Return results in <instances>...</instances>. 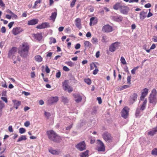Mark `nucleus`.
Here are the masks:
<instances>
[{"label": "nucleus", "instance_id": "f257e3e1", "mask_svg": "<svg viewBox=\"0 0 157 157\" xmlns=\"http://www.w3.org/2000/svg\"><path fill=\"white\" fill-rule=\"evenodd\" d=\"M46 133L49 139L54 142L59 143L61 140V137L53 130H50L47 132Z\"/></svg>", "mask_w": 157, "mask_h": 157}, {"label": "nucleus", "instance_id": "f03ea898", "mask_svg": "<svg viewBox=\"0 0 157 157\" xmlns=\"http://www.w3.org/2000/svg\"><path fill=\"white\" fill-rule=\"evenodd\" d=\"M29 48V45L27 43H24L22 44L21 49L19 51V53L21 57H26L27 56Z\"/></svg>", "mask_w": 157, "mask_h": 157}, {"label": "nucleus", "instance_id": "7ed1b4c3", "mask_svg": "<svg viewBox=\"0 0 157 157\" xmlns=\"http://www.w3.org/2000/svg\"><path fill=\"white\" fill-rule=\"evenodd\" d=\"M147 103V100L145 99L144 101L140 108H137L135 113V116L136 117H140L142 115L141 111H143L145 109Z\"/></svg>", "mask_w": 157, "mask_h": 157}, {"label": "nucleus", "instance_id": "20e7f679", "mask_svg": "<svg viewBox=\"0 0 157 157\" xmlns=\"http://www.w3.org/2000/svg\"><path fill=\"white\" fill-rule=\"evenodd\" d=\"M157 91L155 89L152 90L151 93L150 94L149 98V102L155 105L157 102V98H156Z\"/></svg>", "mask_w": 157, "mask_h": 157}, {"label": "nucleus", "instance_id": "39448f33", "mask_svg": "<svg viewBox=\"0 0 157 157\" xmlns=\"http://www.w3.org/2000/svg\"><path fill=\"white\" fill-rule=\"evenodd\" d=\"M102 136L104 140L107 142L109 143L112 141V137L111 135L107 132H105L103 133Z\"/></svg>", "mask_w": 157, "mask_h": 157}, {"label": "nucleus", "instance_id": "423d86ee", "mask_svg": "<svg viewBox=\"0 0 157 157\" xmlns=\"http://www.w3.org/2000/svg\"><path fill=\"white\" fill-rule=\"evenodd\" d=\"M120 43L119 42H116L112 43L109 46V50L111 52H115L118 49L120 46Z\"/></svg>", "mask_w": 157, "mask_h": 157}, {"label": "nucleus", "instance_id": "0eeeda50", "mask_svg": "<svg viewBox=\"0 0 157 157\" xmlns=\"http://www.w3.org/2000/svg\"><path fill=\"white\" fill-rule=\"evenodd\" d=\"M76 148L80 151L86 149V145L84 141H82L78 143L76 146Z\"/></svg>", "mask_w": 157, "mask_h": 157}, {"label": "nucleus", "instance_id": "6e6552de", "mask_svg": "<svg viewBox=\"0 0 157 157\" xmlns=\"http://www.w3.org/2000/svg\"><path fill=\"white\" fill-rule=\"evenodd\" d=\"M113 30L112 26L109 25H106L104 26L102 28V31L105 33H110Z\"/></svg>", "mask_w": 157, "mask_h": 157}, {"label": "nucleus", "instance_id": "1a4fd4ad", "mask_svg": "<svg viewBox=\"0 0 157 157\" xmlns=\"http://www.w3.org/2000/svg\"><path fill=\"white\" fill-rule=\"evenodd\" d=\"M121 116L125 119L126 118L128 114V107H124L121 111Z\"/></svg>", "mask_w": 157, "mask_h": 157}, {"label": "nucleus", "instance_id": "9d476101", "mask_svg": "<svg viewBox=\"0 0 157 157\" xmlns=\"http://www.w3.org/2000/svg\"><path fill=\"white\" fill-rule=\"evenodd\" d=\"M129 8L125 6H121L120 11L121 13L124 14H127L129 11Z\"/></svg>", "mask_w": 157, "mask_h": 157}, {"label": "nucleus", "instance_id": "9b49d317", "mask_svg": "<svg viewBox=\"0 0 157 157\" xmlns=\"http://www.w3.org/2000/svg\"><path fill=\"white\" fill-rule=\"evenodd\" d=\"M50 27L49 23L48 22H44L41 24L38 25L36 28L39 29H44L47 28H49Z\"/></svg>", "mask_w": 157, "mask_h": 157}, {"label": "nucleus", "instance_id": "f8f14e48", "mask_svg": "<svg viewBox=\"0 0 157 157\" xmlns=\"http://www.w3.org/2000/svg\"><path fill=\"white\" fill-rule=\"evenodd\" d=\"M23 31V29L20 27H17L13 29L12 33L14 35L19 34Z\"/></svg>", "mask_w": 157, "mask_h": 157}, {"label": "nucleus", "instance_id": "ddd939ff", "mask_svg": "<svg viewBox=\"0 0 157 157\" xmlns=\"http://www.w3.org/2000/svg\"><path fill=\"white\" fill-rule=\"evenodd\" d=\"M73 95L76 102L78 103L82 101V97L79 94H73Z\"/></svg>", "mask_w": 157, "mask_h": 157}, {"label": "nucleus", "instance_id": "4468645a", "mask_svg": "<svg viewBox=\"0 0 157 157\" xmlns=\"http://www.w3.org/2000/svg\"><path fill=\"white\" fill-rule=\"evenodd\" d=\"M148 92V90L147 88H145L144 89L143 91L141 93V95L140 97L141 100H144V98L147 94Z\"/></svg>", "mask_w": 157, "mask_h": 157}, {"label": "nucleus", "instance_id": "2eb2a0df", "mask_svg": "<svg viewBox=\"0 0 157 157\" xmlns=\"http://www.w3.org/2000/svg\"><path fill=\"white\" fill-rule=\"evenodd\" d=\"M98 141L99 142L100 146L98 147V151H104L105 150V147L103 143L100 140Z\"/></svg>", "mask_w": 157, "mask_h": 157}, {"label": "nucleus", "instance_id": "dca6fc26", "mask_svg": "<svg viewBox=\"0 0 157 157\" xmlns=\"http://www.w3.org/2000/svg\"><path fill=\"white\" fill-rule=\"evenodd\" d=\"M17 51V48L15 47H13L9 51L8 54V57L10 58L11 56H13V55Z\"/></svg>", "mask_w": 157, "mask_h": 157}, {"label": "nucleus", "instance_id": "f3484780", "mask_svg": "<svg viewBox=\"0 0 157 157\" xmlns=\"http://www.w3.org/2000/svg\"><path fill=\"white\" fill-rule=\"evenodd\" d=\"M112 19L114 21L117 22L121 21L123 19L122 17L120 15H117L112 17Z\"/></svg>", "mask_w": 157, "mask_h": 157}, {"label": "nucleus", "instance_id": "a211bd4d", "mask_svg": "<svg viewBox=\"0 0 157 157\" xmlns=\"http://www.w3.org/2000/svg\"><path fill=\"white\" fill-rule=\"evenodd\" d=\"M75 25L77 28L79 29H80L82 28L81 24V20L79 18H77L75 20Z\"/></svg>", "mask_w": 157, "mask_h": 157}, {"label": "nucleus", "instance_id": "6ab92c4d", "mask_svg": "<svg viewBox=\"0 0 157 157\" xmlns=\"http://www.w3.org/2000/svg\"><path fill=\"white\" fill-rule=\"evenodd\" d=\"M147 11H143L140 12V18L141 20H144L146 17Z\"/></svg>", "mask_w": 157, "mask_h": 157}, {"label": "nucleus", "instance_id": "aec40b11", "mask_svg": "<svg viewBox=\"0 0 157 157\" xmlns=\"http://www.w3.org/2000/svg\"><path fill=\"white\" fill-rule=\"evenodd\" d=\"M137 97V94L136 93H134L131 96L130 101V103L133 104L135 101L136 100Z\"/></svg>", "mask_w": 157, "mask_h": 157}, {"label": "nucleus", "instance_id": "412c9836", "mask_svg": "<svg viewBox=\"0 0 157 157\" xmlns=\"http://www.w3.org/2000/svg\"><path fill=\"white\" fill-rule=\"evenodd\" d=\"M33 36L35 39L39 41L42 38L41 33H38L36 34H33Z\"/></svg>", "mask_w": 157, "mask_h": 157}, {"label": "nucleus", "instance_id": "4be33fe9", "mask_svg": "<svg viewBox=\"0 0 157 157\" xmlns=\"http://www.w3.org/2000/svg\"><path fill=\"white\" fill-rule=\"evenodd\" d=\"M58 100V97L57 96H56L50 98L48 101L51 104H52L57 102Z\"/></svg>", "mask_w": 157, "mask_h": 157}, {"label": "nucleus", "instance_id": "5701e85b", "mask_svg": "<svg viewBox=\"0 0 157 157\" xmlns=\"http://www.w3.org/2000/svg\"><path fill=\"white\" fill-rule=\"evenodd\" d=\"M98 22L97 19L95 17H91L90 19V25L91 26L96 24Z\"/></svg>", "mask_w": 157, "mask_h": 157}, {"label": "nucleus", "instance_id": "b1692460", "mask_svg": "<svg viewBox=\"0 0 157 157\" xmlns=\"http://www.w3.org/2000/svg\"><path fill=\"white\" fill-rule=\"evenodd\" d=\"M38 20L37 19H33L28 21V25H35L38 23Z\"/></svg>", "mask_w": 157, "mask_h": 157}, {"label": "nucleus", "instance_id": "393cba45", "mask_svg": "<svg viewBox=\"0 0 157 157\" xmlns=\"http://www.w3.org/2000/svg\"><path fill=\"white\" fill-rule=\"evenodd\" d=\"M12 101L14 104L13 107L16 109H17L18 107L21 105V102L16 100H13Z\"/></svg>", "mask_w": 157, "mask_h": 157}, {"label": "nucleus", "instance_id": "a878e982", "mask_svg": "<svg viewBox=\"0 0 157 157\" xmlns=\"http://www.w3.org/2000/svg\"><path fill=\"white\" fill-rule=\"evenodd\" d=\"M55 10L56 11L52 13L50 17V19L52 20L53 22L55 21L57 15V10L56 9Z\"/></svg>", "mask_w": 157, "mask_h": 157}, {"label": "nucleus", "instance_id": "bb28decb", "mask_svg": "<svg viewBox=\"0 0 157 157\" xmlns=\"http://www.w3.org/2000/svg\"><path fill=\"white\" fill-rule=\"evenodd\" d=\"M49 151L52 154L54 155H58L59 153V151L58 150H54L52 148L49 149Z\"/></svg>", "mask_w": 157, "mask_h": 157}, {"label": "nucleus", "instance_id": "cd10ccee", "mask_svg": "<svg viewBox=\"0 0 157 157\" xmlns=\"http://www.w3.org/2000/svg\"><path fill=\"white\" fill-rule=\"evenodd\" d=\"M62 84L63 90L65 91H66L67 87L69 86L68 85V80H65L63 82Z\"/></svg>", "mask_w": 157, "mask_h": 157}, {"label": "nucleus", "instance_id": "c85d7f7f", "mask_svg": "<svg viewBox=\"0 0 157 157\" xmlns=\"http://www.w3.org/2000/svg\"><path fill=\"white\" fill-rule=\"evenodd\" d=\"M84 45L85 48H90L92 46L91 44L88 41H85L84 42Z\"/></svg>", "mask_w": 157, "mask_h": 157}, {"label": "nucleus", "instance_id": "c756f323", "mask_svg": "<svg viewBox=\"0 0 157 157\" xmlns=\"http://www.w3.org/2000/svg\"><path fill=\"white\" fill-rule=\"evenodd\" d=\"M157 132V127L153 128L151 131H149L148 132L149 135L151 136L153 135Z\"/></svg>", "mask_w": 157, "mask_h": 157}, {"label": "nucleus", "instance_id": "7c9ffc66", "mask_svg": "<svg viewBox=\"0 0 157 157\" xmlns=\"http://www.w3.org/2000/svg\"><path fill=\"white\" fill-rule=\"evenodd\" d=\"M122 5H121V4L119 2H117L115 4V5H114L113 6V8L114 9L117 10H118L119 9H120L121 8V6Z\"/></svg>", "mask_w": 157, "mask_h": 157}, {"label": "nucleus", "instance_id": "2f4dec72", "mask_svg": "<svg viewBox=\"0 0 157 157\" xmlns=\"http://www.w3.org/2000/svg\"><path fill=\"white\" fill-rule=\"evenodd\" d=\"M27 139L26 136L22 135L18 138L17 142H18L22 140H27Z\"/></svg>", "mask_w": 157, "mask_h": 157}, {"label": "nucleus", "instance_id": "473e14b6", "mask_svg": "<svg viewBox=\"0 0 157 157\" xmlns=\"http://www.w3.org/2000/svg\"><path fill=\"white\" fill-rule=\"evenodd\" d=\"M89 151L86 150L85 151L82 153L80 154V156L81 157H88Z\"/></svg>", "mask_w": 157, "mask_h": 157}, {"label": "nucleus", "instance_id": "72a5a7b5", "mask_svg": "<svg viewBox=\"0 0 157 157\" xmlns=\"http://www.w3.org/2000/svg\"><path fill=\"white\" fill-rule=\"evenodd\" d=\"M35 59L36 61L38 62H40L42 61L41 57L39 55H36L35 56Z\"/></svg>", "mask_w": 157, "mask_h": 157}, {"label": "nucleus", "instance_id": "f704fd0d", "mask_svg": "<svg viewBox=\"0 0 157 157\" xmlns=\"http://www.w3.org/2000/svg\"><path fill=\"white\" fill-rule=\"evenodd\" d=\"M91 42L94 44H98V39L95 37H93L91 40Z\"/></svg>", "mask_w": 157, "mask_h": 157}, {"label": "nucleus", "instance_id": "c9c22d12", "mask_svg": "<svg viewBox=\"0 0 157 157\" xmlns=\"http://www.w3.org/2000/svg\"><path fill=\"white\" fill-rule=\"evenodd\" d=\"M151 154L153 155H157V148H155L152 150Z\"/></svg>", "mask_w": 157, "mask_h": 157}, {"label": "nucleus", "instance_id": "e433bc0d", "mask_svg": "<svg viewBox=\"0 0 157 157\" xmlns=\"http://www.w3.org/2000/svg\"><path fill=\"white\" fill-rule=\"evenodd\" d=\"M19 132L20 134H23L25 133L26 132V130L25 128H19Z\"/></svg>", "mask_w": 157, "mask_h": 157}, {"label": "nucleus", "instance_id": "4c0bfd02", "mask_svg": "<svg viewBox=\"0 0 157 157\" xmlns=\"http://www.w3.org/2000/svg\"><path fill=\"white\" fill-rule=\"evenodd\" d=\"M41 0H36L35 2L34 5L33 7L34 9L36 8L37 5L38 4L41 2Z\"/></svg>", "mask_w": 157, "mask_h": 157}, {"label": "nucleus", "instance_id": "58836bf2", "mask_svg": "<svg viewBox=\"0 0 157 157\" xmlns=\"http://www.w3.org/2000/svg\"><path fill=\"white\" fill-rule=\"evenodd\" d=\"M120 60L121 63L123 64H126L125 60L123 56H121V58Z\"/></svg>", "mask_w": 157, "mask_h": 157}, {"label": "nucleus", "instance_id": "ea45409f", "mask_svg": "<svg viewBox=\"0 0 157 157\" xmlns=\"http://www.w3.org/2000/svg\"><path fill=\"white\" fill-rule=\"evenodd\" d=\"M5 105L2 102L0 101V112H2V109L4 107Z\"/></svg>", "mask_w": 157, "mask_h": 157}, {"label": "nucleus", "instance_id": "a19ab883", "mask_svg": "<svg viewBox=\"0 0 157 157\" xmlns=\"http://www.w3.org/2000/svg\"><path fill=\"white\" fill-rule=\"evenodd\" d=\"M102 39L101 40L103 43H105L106 42L107 39V36H106L103 35L102 36Z\"/></svg>", "mask_w": 157, "mask_h": 157}, {"label": "nucleus", "instance_id": "79ce46f5", "mask_svg": "<svg viewBox=\"0 0 157 157\" xmlns=\"http://www.w3.org/2000/svg\"><path fill=\"white\" fill-rule=\"evenodd\" d=\"M84 81L88 85H90L91 83V80L89 78L85 79Z\"/></svg>", "mask_w": 157, "mask_h": 157}, {"label": "nucleus", "instance_id": "37998d69", "mask_svg": "<svg viewBox=\"0 0 157 157\" xmlns=\"http://www.w3.org/2000/svg\"><path fill=\"white\" fill-rule=\"evenodd\" d=\"M62 101L64 103H67L68 101L67 98L64 97H62Z\"/></svg>", "mask_w": 157, "mask_h": 157}, {"label": "nucleus", "instance_id": "c03bdc74", "mask_svg": "<svg viewBox=\"0 0 157 157\" xmlns=\"http://www.w3.org/2000/svg\"><path fill=\"white\" fill-rule=\"evenodd\" d=\"M66 91H67L69 93H70L72 91L73 88L71 86H69L67 87V89Z\"/></svg>", "mask_w": 157, "mask_h": 157}, {"label": "nucleus", "instance_id": "a18cd8bd", "mask_svg": "<svg viewBox=\"0 0 157 157\" xmlns=\"http://www.w3.org/2000/svg\"><path fill=\"white\" fill-rule=\"evenodd\" d=\"M66 63L70 67H72L74 66L73 63L71 61L66 62Z\"/></svg>", "mask_w": 157, "mask_h": 157}, {"label": "nucleus", "instance_id": "49530a36", "mask_svg": "<svg viewBox=\"0 0 157 157\" xmlns=\"http://www.w3.org/2000/svg\"><path fill=\"white\" fill-rule=\"evenodd\" d=\"M56 42V40L55 38H51L50 41V44H51L52 43H55Z\"/></svg>", "mask_w": 157, "mask_h": 157}, {"label": "nucleus", "instance_id": "de8ad7c7", "mask_svg": "<svg viewBox=\"0 0 157 157\" xmlns=\"http://www.w3.org/2000/svg\"><path fill=\"white\" fill-rule=\"evenodd\" d=\"M131 76H128L127 78V83L129 84H131Z\"/></svg>", "mask_w": 157, "mask_h": 157}, {"label": "nucleus", "instance_id": "09e8293b", "mask_svg": "<svg viewBox=\"0 0 157 157\" xmlns=\"http://www.w3.org/2000/svg\"><path fill=\"white\" fill-rule=\"evenodd\" d=\"M76 0H73L72 1L70 4V6L71 7H73L74 6Z\"/></svg>", "mask_w": 157, "mask_h": 157}, {"label": "nucleus", "instance_id": "8fccbe9b", "mask_svg": "<svg viewBox=\"0 0 157 157\" xmlns=\"http://www.w3.org/2000/svg\"><path fill=\"white\" fill-rule=\"evenodd\" d=\"M1 31L2 33H5L6 32V28L4 26L2 27L1 29Z\"/></svg>", "mask_w": 157, "mask_h": 157}, {"label": "nucleus", "instance_id": "3c124183", "mask_svg": "<svg viewBox=\"0 0 157 157\" xmlns=\"http://www.w3.org/2000/svg\"><path fill=\"white\" fill-rule=\"evenodd\" d=\"M44 115L46 117H47L48 118L49 117L51 116V114L50 113H49L48 112H47L46 111H45Z\"/></svg>", "mask_w": 157, "mask_h": 157}, {"label": "nucleus", "instance_id": "603ef678", "mask_svg": "<svg viewBox=\"0 0 157 157\" xmlns=\"http://www.w3.org/2000/svg\"><path fill=\"white\" fill-rule=\"evenodd\" d=\"M30 124V123L29 121H27L24 123V125L26 127H28Z\"/></svg>", "mask_w": 157, "mask_h": 157}, {"label": "nucleus", "instance_id": "864d4df0", "mask_svg": "<svg viewBox=\"0 0 157 157\" xmlns=\"http://www.w3.org/2000/svg\"><path fill=\"white\" fill-rule=\"evenodd\" d=\"M56 77L57 78H60L61 76V72L60 71H59L58 72H57L56 74Z\"/></svg>", "mask_w": 157, "mask_h": 157}, {"label": "nucleus", "instance_id": "5fc2aeb1", "mask_svg": "<svg viewBox=\"0 0 157 157\" xmlns=\"http://www.w3.org/2000/svg\"><path fill=\"white\" fill-rule=\"evenodd\" d=\"M99 70L98 68H96L93 71V74L94 75H95L97 74V73L98 72Z\"/></svg>", "mask_w": 157, "mask_h": 157}, {"label": "nucleus", "instance_id": "6e6d98bb", "mask_svg": "<svg viewBox=\"0 0 157 157\" xmlns=\"http://www.w3.org/2000/svg\"><path fill=\"white\" fill-rule=\"evenodd\" d=\"M8 130L10 132H13V129L12 128V126L11 125L9 126L8 127Z\"/></svg>", "mask_w": 157, "mask_h": 157}, {"label": "nucleus", "instance_id": "4d7b16f0", "mask_svg": "<svg viewBox=\"0 0 157 157\" xmlns=\"http://www.w3.org/2000/svg\"><path fill=\"white\" fill-rule=\"evenodd\" d=\"M80 44H79L78 43L76 44V45H75V48L76 49H78L80 48Z\"/></svg>", "mask_w": 157, "mask_h": 157}, {"label": "nucleus", "instance_id": "13d9d810", "mask_svg": "<svg viewBox=\"0 0 157 157\" xmlns=\"http://www.w3.org/2000/svg\"><path fill=\"white\" fill-rule=\"evenodd\" d=\"M63 69L64 71H68L70 70L69 68L66 66H64L63 67Z\"/></svg>", "mask_w": 157, "mask_h": 157}, {"label": "nucleus", "instance_id": "bf43d9fd", "mask_svg": "<svg viewBox=\"0 0 157 157\" xmlns=\"http://www.w3.org/2000/svg\"><path fill=\"white\" fill-rule=\"evenodd\" d=\"M14 23V22H10L8 24V26L10 29L12 27V26Z\"/></svg>", "mask_w": 157, "mask_h": 157}, {"label": "nucleus", "instance_id": "052dcab7", "mask_svg": "<svg viewBox=\"0 0 157 157\" xmlns=\"http://www.w3.org/2000/svg\"><path fill=\"white\" fill-rule=\"evenodd\" d=\"M97 100L98 101V102L99 104H101L102 103V100L101 98L100 97H98L97 98Z\"/></svg>", "mask_w": 157, "mask_h": 157}, {"label": "nucleus", "instance_id": "680f3d73", "mask_svg": "<svg viewBox=\"0 0 157 157\" xmlns=\"http://www.w3.org/2000/svg\"><path fill=\"white\" fill-rule=\"evenodd\" d=\"M45 71L46 73H48L50 72V70L47 66H46Z\"/></svg>", "mask_w": 157, "mask_h": 157}, {"label": "nucleus", "instance_id": "e2e57ef3", "mask_svg": "<svg viewBox=\"0 0 157 157\" xmlns=\"http://www.w3.org/2000/svg\"><path fill=\"white\" fill-rule=\"evenodd\" d=\"M1 99L4 101L6 103H7L8 102L7 99L6 97H2L1 98Z\"/></svg>", "mask_w": 157, "mask_h": 157}, {"label": "nucleus", "instance_id": "0e129e2a", "mask_svg": "<svg viewBox=\"0 0 157 157\" xmlns=\"http://www.w3.org/2000/svg\"><path fill=\"white\" fill-rule=\"evenodd\" d=\"M152 40L155 42H157V36H154Z\"/></svg>", "mask_w": 157, "mask_h": 157}, {"label": "nucleus", "instance_id": "69168bd1", "mask_svg": "<svg viewBox=\"0 0 157 157\" xmlns=\"http://www.w3.org/2000/svg\"><path fill=\"white\" fill-rule=\"evenodd\" d=\"M151 5L150 3H147L145 5L144 7L146 8H149L151 7Z\"/></svg>", "mask_w": 157, "mask_h": 157}, {"label": "nucleus", "instance_id": "338daca9", "mask_svg": "<svg viewBox=\"0 0 157 157\" xmlns=\"http://www.w3.org/2000/svg\"><path fill=\"white\" fill-rule=\"evenodd\" d=\"M31 76L32 78H34L35 76V74L34 72H32L31 73Z\"/></svg>", "mask_w": 157, "mask_h": 157}, {"label": "nucleus", "instance_id": "774afa93", "mask_svg": "<svg viewBox=\"0 0 157 157\" xmlns=\"http://www.w3.org/2000/svg\"><path fill=\"white\" fill-rule=\"evenodd\" d=\"M91 34L90 32H88L87 33L86 35V36L87 37H90L91 36Z\"/></svg>", "mask_w": 157, "mask_h": 157}]
</instances>
